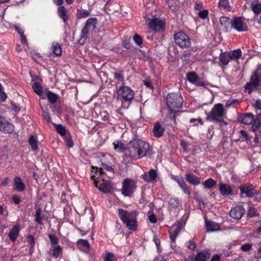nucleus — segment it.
Here are the masks:
<instances>
[{
    "mask_svg": "<svg viewBox=\"0 0 261 261\" xmlns=\"http://www.w3.org/2000/svg\"><path fill=\"white\" fill-rule=\"evenodd\" d=\"M220 191L223 195H228L231 192L230 187L226 184H221L220 185Z\"/></svg>",
    "mask_w": 261,
    "mask_h": 261,
    "instance_id": "obj_35",
    "label": "nucleus"
},
{
    "mask_svg": "<svg viewBox=\"0 0 261 261\" xmlns=\"http://www.w3.org/2000/svg\"><path fill=\"white\" fill-rule=\"evenodd\" d=\"M175 42L182 48L189 47L191 45V40L188 35L182 32L175 33L174 36Z\"/></svg>",
    "mask_w": 261,
    "mask_h": 261,
    "instance_id": "obj_6",
    "label": "nucleus"
},
{
    "mask_svg": "<svg viewBox=\"0 0 261 261\" xmlns=\"http://www.w3.org/2000/svg\"><path fill=\"white\" fill-rule=\"evenodd\" d=\"M253 120V115L250 113L246 114L240 118V121L241 122L246 125H250L252 124Z\"/></svg>",
    "mask_w": 261,
    "mask_h": 261,
    "instance_id": "obj_25",
    "label": "nucleus"
},
{
    "mask_svg": "<svg viewBox=\"0 0 261 261\" xmlns=\"http://www.w3.org/2000/svg\"><path fill=\"white\" fill-rule=\"evenodd\" d=\"M185 176L187 181L192 185L197 186L201 183L200 178L195 176L192 173H187Z\"/></svg>",
    "mask_w": 261,
    "mask_h": 261,
    "instance_id": "obj_19",
    "label": "nucleus"
},
{
    "mask_svg": "<svg viewBox=\"0 0 261 261\" xmlns=\"http://www.w3.org/2000/svg\"><path fill=\"white\" fill-rule=\"evenodd\" d=\"M143 179L147 182H152L155 181L157 174L153 169L150 170L147 173L142 175Z\"/></svg>",
    "mask_w": 261,
    "mask_h": 261,
    "instance_id": "obj_20",
    "label": "nucleus"
},
{
    "mask_svg": "<svg viewBox=\"0 0 261 261\" xmlns=\"http://www.w3.org/2000/svg\"><path fill=\"white\" fill-rule=\"evenodd\" d=\"M56 129L59 134L63 136L66 135V134L68 133L65 127L61 124L56 125Z\"/></svg>",
    "mask_w": 261,
    "mask_h": 261,
    "instance_id": "obj_47",
    "label": "nucleus"
},
{
    "mask_svg": "<svg viewBox=\"0 0 261 261\" xmlns=\"http://www.w3.org/2000/svg\"><path fill=\"white\" fill-rule=\"evenodd\" d=\"M167 103L171 113H175L179 111L182 106V99L177 93H171L167 97Z\"/></svg>",
    "mask_w": 261,
    "mask_h": 261,
    "instance_id": "obj_4",
    "label": "nucleus"
},
{
    "mask_svg": "<svg viewBox=\"0 0 261 261\" xmlns=\"http://www.w3.org/2000/svg\"><path fill=\"white\" fill-rule=\"evenodd\" d=\"M64 141L68 147L71 148L73 146V142L69 135L64 136Z\"/></svg>",
    "mask_w": 261,
    "mask_h": 261,
    "instance_id": "obj_52",
    "label": "nucleus"
},
{
    "mask_svg": "<svg viewBox=\"0 0 261 261\" xmlns=\"http://www.w3.org/2000/svg\"><path fill=\"white\" fill-rule=\"evenodd\" d=\"M20 231V226L19 224H15L13 226L11 229L10 232L8 234V236L12 242H15L18 236L19 232Z\"/></svg>",
    "mask_w": 261,
    "mask_h": 261,
    "instance_id": "obj_21",
    "label": "nucleus"
},
{
    "mask_svg": "<svg viewBox=\"0 0 261 261\" xmlns=\"http://www.w3.org/2000/svg\"><path fill=\"white\" fill-rule=\"evenodd\" d=\"M212 261H220V255L217 254L214 255Z\"/></svg>",
    "mask_w": 261,
    "mask_h": 261,
    "instance_id": "obj_64",
    "label": "nucleus"
},
{
    "mask_svg": "<svg viewBox=\"0 0 261 261\" xmlns=\"http://www.w3.org/2000/svg\"><path fill=\"white\" fill-rule=\"evenodd\" d=\"M41 210L40 208H38L36 211V214L35 215V221L39 224H42V217H41Z\"/></svg>",
    "mask_w": 261,
    "mask_h": 261,
    "instance_id": "obj_49",
    "label": "nucleus"
},
{
    "mask_svg": "<svg viewBox=\"0 0 261 261\" xmlns=\"http://www.w3.org/2000/svg\"><path fill=\"white\" fill-rule=\"evenodd\" d=\"M252 129L255 132L258 128L261 126V114L257 115L256 119H254Z\"/></svg>",
    "mask_w": 261,
    "mask_h": 261,
    "instance_id": "obj_43",
    "label": "nucleus"
},
{
    "mask_svg": "<svg viewBox=\"0 0 261 261\" xmlns=\"http://www.w3.org/2000/svg\"><path fill=\"white\" fill-rule=\"evenodd\" d=\"M211 254L207 251L203 250L196 255L195 261H205L207 258L210 257Z\"/></svg>",
    "mask_w": 261,
    "mask_h": 261,
    "instance_id": "obj_24",
    "label": "nucleus"
},
{
    "mask_svg": "<svg viewBox=\"0 0 261 261\" xmlns=\"http://www.w3.org/2000/svg\"><path fill=\"white\" fill-rule=\"evenodd\" d=\"M226 111L223 104L218 103L214 105L211 111L207 114L206 119L210 121H219L225 117Z\"/></svg>",
    "mask_w": 261,
    "mask_h": 261,
    "instance_id": "obj_3",
    "label": "nucleus"
},
{
    "mask_svg": "<svg viewBox=\"0 0 261 261\" xmlns=\"http://www.w3.org/2000/svg\"><path fill=\"white\" fill-rule=\"evenodd\" d=\"M104 261H117V258L113 253L106 252L103 257Z\"/></svg>",
    "mask_w": 261,
    "mask_h": 261,
    "instance_id": "obj_44",
    "label": "nucleus"
},
{
    "mask_svg": "<svg viewBox=\"0 0 261 261\" xmlns=\"http://www.w3.org/2000/svg\"><path fill=\"white\" fill-rule=\"evenodd\" d=\"M46 96L49 101L53 104L55 103L59 98L57 94L50 91H48L46 93Z\"/></svg>",
    "mask_w": 261,
    "mask_h": 261,
    "instance_id": "obj_41",
    "label": "nucleus"
},
{
    "mask_svg": "<svg viewBox=\"0 0 261 261\" xmlns=\"http://www.w3.org/2000/svg\"><path fill=\"white\" fill-rule=\"evenodd\" d=\"M100 168L92 166L91 179L95 187L101 192L107 193L111 192L112 185L107 177L111 178L114 176V170L111 164L102 163Z\"/></svg>",
    "mask_w": 261,
    "mask_h": 261,
    "instance_id": "obj_1",
    "label": "nucleus"
},
{
    "mask_svg": "<svg viewBox=\"0 0 261 261\" xmlns=\"http://www.w3.org/2000/svg\"><path fill=\"white\" fill-rule=\"evenodd\" d=\"M150 29L155 32H160L163 30L164 27V22L156 17H153L150 19L148 23Z\"/></svg>",
    "mask_w": 261,
    "mask_h": 261,
    "instance_id": "obj_11",
    "label": "nucleus"
},
{
    "mask_svg": "<svg viewBox=\"0 0 261 261\" xmlns=\"http://www.w3.org/2000/svg\"><path fill=\"white\" fill-rule=\"evenodd\" d=\"M197 121L199 123H200L201 125L203 124V122L202 121V120L201 119L192 118L190 120V122L191 123H194Z\"/></svg>",
    "mask_w": 261,
    "mask_h": 261,
    "instance_id": "obj_63",
    "label": "nucleus"
},
{
    "mask_svg": "<svg viewBox=\"0 0 261 261\" xmlns=\"http://www.w3.org/2000/svg\"><path fill=\"white\" fill-rule=\"evenodd\" d=\"M248 214L251 217L256 216L257 214L255 208L253 206H250V205L249 206Z\"/></svg>",
    "mask_w": 261,
    "mask_h": 261,
    "instance_id": "obj_57",
    "label": "nucleus"
},
{
    "mask_svg": "<svg viewBox=\"0 0 261 261\" xmlns=\"http://www.w3.org/2000/svg\"><path fill=\"white\" fill-rule=\"evenodd\" d=\"M252 246V245L251 244L247 243L242 245L241 249L243 251H247L251 248Z\"/></svg>",
    "mask_w": 261,
    "mask_h": 261,
    "instance_id": "obj_58",
    "label": "nucleus"
},
{
    "mask_svg": "<svg viewBox=\"0 0 261 261\" xmlns=\"http://www.w3.org/2000/svg\"><path fill=\"white\" fill-rule=\"evenodd\" d=\"M228 54L231 60H237L241 57L242 53L240 49H237L230 51Z\"/></svg>",
    "mask_w": 261,
    "mask_h": 261,
    "instance_id": "obj_28",
    "label": "nucleus"
},
{
    "mask_svg": "<svg viewBox=\"0 0 261 261\" xmlns=\"http://www.w3.org/2000/svg\"><path fill=\"white\" fill-rule=\"evenodd\" d=\"M191 53L189 50H185L181 55V59L182 61H186L190 57Z\"/></svg>",
    "mask_w": 261,
    "mask_h": 261,
    "instance_id": "obj_56",
    "label": "nucleus"
},
{
    "mask_svg": "<svg viewBox=\"0 0 261 261\" xmlns=\"http://www.w3.org/2000/svg\"><path fill=\"white\" fill-rule=\"evenodd\" d=\"M118 216L120 220L123 223H126L127 221L133 218L134 216H137V214L135 211L128 212L121 208H119Z\"/></svg>",
    "mask_w": 261,
    "mask_h": 261,
    "instance_id": "obj_13",
    "label": "nucleus"
},
{
    "mask_svg": "<svg viewBox=\"0 0 261 261\" xmlns=\"http://www.w3.org/2000/svg\"><path fill=\"white\" fill-rule=\"evenodd\" d=\"M114 148L115 151L117 152H121L122 151H124L126 148H125V145L123 143H122L120 141H116L113 143Z\"/></svg>",
    "mask_w": 261,
    "mask_h": 261,
    "instance_id": "obj_42",
    "label": "nucleus"
},
{
    "mask_svg": "<svg viewBox=\"0 0 261 261\" xmlns=\"http://www.w3.org/2000/svg\"><path fill=\"white\" fill-rule=\"evenodd\" d=\"M254 86L258 87L261 84V77L256 74L255 72L253 73V74L251 76L250 81Z\"/></svg>",
    "mask_w": 261,
    "mask_h": 261,
    "instance_id": "obj_36",
    "label": "nucleus"
},
{
    "mask_svg": "<svg viewBox=\"0 0 261 261\" xmlns=\"http://www.w3.org/2000/svg\"><path fill=\"white\" fill-rule=\"evenodd\" d=\"M15 189L18 192H22L25 189V185L19 177H15L13 179Z\"/></svg>",
    "mask_w": 261,
    "mask_h": 261,
    "instance_id": "obj_22",
    "label": "nucleus"
},
{
    "mask_svg": "<svg viewBox=\"0 0 261 261\" xmlns=\"http://www.w3.org/2000/svg\"><path fill=\"white\" fill-rule=\"evenodd\" d=\"M79 248L84 252H88L90 249V245L86 240L81 239L77 242Z\"/></svg>",
    "mask_w": 261,
    "mask_h": 261,
    "instance_id": "obj_26",
    "label": "nucleus"
},
{
    "mask_svg": "<svg viewBox=\"0 0 261 261\" xmlns=\"http://www.w3.org/2000/svg\"><path fill=\"white\" fill-rule=\"evenodd\" d=\"M184 227V225L180 222H176L169 230L170 238L172 242H175L181 229Z\"/></svg>",
    "mask_w": 261,
    "mask_h": 261,
    "instance_id": "obj_12",
    "label": "nucleus"
},
{
    "mask_svg": "<svg viewBox=\"0 0 261 261\" xmlns=\"http://www.w3.org/2000/svg\"><path fill=\"white\" fill-rule=\"evenodd\" d=\"M205 221L207 231L213 232L220 230V227L218 223L212 221H209L206 218H205Z\"/></svg>",
    "mask_w": 261,
    "mask_h": 261,
    "instance_id": "obj_18",
    "label": "nucleus"
},
{
    "mask_svg": "<svg viewBox=\"0 0 261 261\" xmlns=\"http://www.w3.org/2000/svg\"><path fill=\"white\" fill-rule=\"evenodd\" d=\"M171 178L173 180H175L178 184V186L180 187L181 190L183 189L186 186H187L182 177L172 175L171 176Z\"/></svg>",
    "mask_w": 261,
    "mask_h": 261,
    "instance_id": "obj_32",
    "label": "nucleus"
},
{
    "mask_svg": "<svg viewBox=\"0 0 261 261\" xmlns=\"http://www.w3.org/2000/svg\"><path fill=\"white\" fill-rule=\"evenodd\" d=\"M27 241L31 245L30 251L32 253V252L33 251V249L35 246V242L33 237L32 235H29L27 237Z\"/></svg>",
    "mask_w": 261,
    "mask_h": 261,
    "instance_id": "obj_50",
    "label": "nucleus"
},
{
    "mask_svg": "<svg viewBox=\"0 0 261 261\" xmlns=\"http://www.w3.org/2000/svg\"><path fill=\"white\" fill-rule=\"evenodd\" d=\"M217 185V182L212 178H208L206 179L203 185L204 188L211 189L215 187Z\"/></svg>",
    "mask_w": 261,
    "mask_h": 261,
    "instance_id": "obj_38",
    "label": "nucleus"
},
{
    "mask_svg": "<svg viewBox=\"0 0 261 261\" xmlns=\"http://www.w3.org/2000/svg\"><path fill=\"white\" fill-rule=\"evenodd\" d=\"M245 213V210L243 206L238 205L233 207L230 211V216L234 219H239L241 218Z\"/></svg>",
    "mask_w": 261,
    "mask_h": 261,
    "instance_id": "obj_15",
    "label": "nucleus"
},
{
    "mask_svg": "<svg viewBox=\"0 0 261 261\" xmlns=\"http://www.w3.org/2000/svg\"><path fill=\"white\" fill-rule=\"evenodd\" d=\"M245 90L250 94L254 89H256L257 87L254 85L251 82L246 84L245 86Z\"/></svg>",
    "mask_w": 261,
    "mask_h": 261,
    "instance_id": "obj_51",
    "label": "nucleus"
},
{
    "mask_svg": "<svg viewBox=\"0 0 261 261\" xmlns=\"http://www.w3.org/2000/svg\"><path fill=\"white\" fill-rule=\"evenodd\" d=\"M133 40L138 46H141L142 44V39L140 36L135 34L133 37Z\"/></svg>",
    "mask_w": 261,
    "mask_h": 261,
    "instance_id": "obj_54",
    "label": "nucleus"
},
{
    "mask_svg": "<svg viewBox=\"0 0 261 261\" xmlns=\"http://www.w3.org/2000/svg\"><path fill=\"white\" fill-rule=\"evenodd\" d=\"M232 29L238 32H246L248 30L245 19L241 17H234L232 19Z\"/></svg>",
    "mask_w": 261,
    "mask_h": 261,
    "instance_id": "obj_7",
    "label": "nucleus"
},
{
    "mask_svg": "<svg viewBox=\"0 0 261 261\" xmlns=\"http://www.w3.org/2000/svg\"><path fill=\"white\" fill-rule=\"evenodd\" d=\"M77 14L79 18H82L88 17L90 15V13L88 10H78Z\"/></svg>",
    "mask_w": 261,
    "mask_h": 261,
    "instance_id": "obj_48",
    "label": "nucleus"
},
{
    "mask_svg": "<svg viewBox=\"0 0 261 261\" xmlns=\"http://www.w3.org/2000/svg\"><path fill=\"white\" fill-rule=\"evenodd\" d=\"M240 190L242 194H245L249 197H252L256 195V198L261 199V192L256 193L253 186L250 184H246L240 187Z\"/></svg>",
    "mask_w": 261,
    "mask_h": 261,
    "instance_id": "obj_9",
    "label": "nucleus"
},
{
    "mask_svg": "<svg viewBox=\"0 0 261 261\" xmlns=\"http://www.w3.org/2000/svg\"><path fill=\"white\" fill-rule=\"evenodd\" d=\"M118 94L123 100L126 101H131L135 95L134 91L128 86L120 87L118 89Z\"/></svg>",
    "mask_w": 261,
    "mask_h": 261,
    "instance_id": "obj_8",
    "label": "nucleus"
},
{
    "mask_svg": "<svg viewBox=\"0 0 261 261\" xmlns=\"http://www.w3.org/2000/svg\"><path fill=\"white\" fill-rule=\"evenodd\" d=\"M219 59L221 62L226 66L228 64L230 59L229 57L228 54L226 55L225 53H222L220 55Z\"/></svg>",
    "mask_w": 261,
    "mask_h": 261,
    "instance_id": "obj_45",
    "label": "nucleus"
},
{
    "mask_svg": "<svg viewBox=\"0 0 261 261\" xmlns=\"http://www.w3.org/2000/svg\"><path fill=\"white\" fill-rule=\"evenodd\" d=\"M0 130L8 133H10L13 130V125L1 116H0Z\"/></svg>",
    "mask_w": 261,
    "mask_h": 261,
    "instance_id": "obj_16",
    "label": "nucleus"
},
{
    "mask_svg": "<svg viewBox=\"0 0 261 261\" xmlns=\"http://www.w3.org/2000/svg\"><path fill=\"white\" fill-rule=\"evenodd\" d=\"M153 135L157 137L160 138L163 136L165 132V128L158 122L154 124L153 128Z\"/></svg>",
    "mask_w": 261,
    "mask_h": 261,
    "instance_id": "obj_23",
    "label": "nucleus"
},
{
    "mask_svg": "<svg viewBox=\"0 0 261 261\" xmlns=\"http://www.w3.org/2000/svg\"><path fill=\"white\" fill-rule=\"evenodd\" d=\"M149 148L148 143L139 139H134L128 144L124 154L126 156L136 160L145 156Z\"/></svg>",
    "mask_w": 261,
    "mask_h": 261,
    "instance_id": "obj_2",
    "label": "nucleus"
},
{
    "mask_svg": "<svg viewBox=\"0 0 261 261\" xmlns=\"http://www.w3.org/2000/svg\"><path fill=\"white\" fill-rule=\"evenodd\" d=\"M136 181L129 178L124 179L122 182L121 192L124 196H130L136 189Z\"/></svg>",
    "mask_w": 261,
    "mask_h": 261,
    "instance_id": "obj_5",
    "label": "nucleus"
},
{
    "mask_svg": "<svg viewBox=\"0 0 261 261\" xmlns=\"http://www.w3.org/2000/svg\"><path fill=\"white\" fill-rule=\"evenodd\" d=\"M128 229L135 230L137 229L138 224L136 220V216H134L133 218L124 223Z\"/></svg>",
    "mask_w": 261,
    "mask_h": 261,
    "instance_id": "obj_30",
    "label": "nucleus"
},
{
    "mask_svg": "<svg viewBox=\"0 0 261 261\" xmlns=\"http://www.w3.org/2000/svg\"><path fill=\"white\" fill-rule=\"evenodd\" d=\"M49 238L52 246H57L58 240L57 237L55 235L49 234Z\"/></svg>",
    "mask_w": 261,
    "mask_h": 261,
    "instance_id": "obj_53",
    "label": "nucleus"
},
{
    "mask_svg": "<svg viewBox=\"0 0 261 261\" xmlns=\"http://www.w3.org/2000/svg\"><path fill=\"white\" fill-rule=\"evenodd\" d=\"M168 202L171 208H177L179 206V201L177 198H170Z\"/></svg>",
    "mask_w": 261,
    "mask_h": 261,
    "instance_id": "obj_46",
    "label": "nucleus"
},
{
    "mask_svg": "<svg viewBox=\"0 0 261 261\" xmlns=\"http://www.w3.org/2000/svg\"><path fill=\"white\" fill-rule=\"evenodd\" d=\"M218 5L222 10L226 11H230L231 10V6L228 0H220Z\"/></svg>",
    "mask_w": 261,
    "mask_h": 261,
    "instance_id": "obj_33",
    "label": "nucleus"
},
{
    "mask_svg": "<svg viewBox=\"0 0 261 261\" xmlns=\"http://www.w3.org/2000/svg\"><path fill=\"white\" fill-rule=\"evenodd\" d=\"M114 77L115 79L117 80L118 82H122L123 80V76L120 73H115Z\"/></svg>",
    "mask_w": 261,
    "mask_h": 261,
    "instance_id": "obj_61",
    "label": "nucleus"
},
{
    "mask_svg": "<svg viewBox=\"0 0 261 261\" xmlns=\"http://www.w3.org/2000/svg\"><path fill=\"white\" fill-rule=\"evenodd\" d=\"M97 19L95 18L91 17L89 18L87 21L85 27L82 31L81 38H83L89 32L93 31L96 27Z\"/></svg>",
    "mask_w": 261,
    "mask_h": 261,
    "instance_id": "obj_10",
    "label": "nucleus"
},
{
    "mask_svg": "<svg viewBox=\"0 0 261 261\" xmlns=\"http://www.w3.org/2000/svg\"><path fill=\"white\" fill-rule=\"evenodd\" d=\"M41 112H42V115L44 118V119L47 122H51V117L50 116V114L48 112V110L47 108L46 107H41Z\"/></svg>",
    "mask_w": 261,
    "mask_h": 261,
    "instance_id": "obj_40",
    "label": "nucleus"
},
{
    "mask_svg": "<svg viewBox=\"0 0 261 261\" xmlns=\"http://www.w3.org/2000/svg\"><path fill=\"white\" fill-rule=\"evenodd\" d=\"M251 6L253 12L256 14H261V2L256 3L257 0H251Z\"/></svg>",
    "mask_w": 261,
    "mask_h": 261,
    "instance_id": "obj_29",
    "label": "nucleus"
},
{
    "mask_svg": "<svg viewBox=\"0 0 261 261\" xmlns=\"http://www.w3.org/2000/svg\"><path fill=\"white\" fill-rule=\"evenodd\" d=\"M29 143L32 150L36 151L38 149V141L36 137L33 135L30 136Z\"/></svg>",
    "mask_w": 261,
    "mask_h": 261,
    "instance_id": "obj_34",
    "label": "nucleus"
},
{
    "mask_svg": "<svg viewBox=\"0 0 261 261\" xmlns=\"http://www.w3.org/2000/svg\"><path fill=\"white\" fill-rule=\"evenodd\" d=\"M187 79L191 83L196 86H204V83L201 81L197 74L193 71L190 72L187 74Z\"/></svg>",
    "mask_w": 261,
    "mask_h": 261,
    "instance_id": "obj_14",
    "label": "nucleus"
},
{
    "mask_svg": "<svg viewBox=\"0 0 261 261\" xmlns=\"http://www.w3.org/2000/svg\"><path fill=\"white\" fill-rule=\"evenodd\" d=\"M51 254L53 257L57 258L61 255L62 253V248L59 246H52L50 250Z\"/></svg>",
    "mask_w": 261,
    "mask_h": 261,
    "instance_id": "obj_31",
    "label": "nucleus"
},
{
    "mask_svg": "<svg viewBox=\"0 0 261 261\" xmlns=\"http://www.w3.org/2000/svg\"><path fill=\"white\" fill-rule=\"evenodd\" d=\"M32 88L37 95L40 96L43 93L42 87L41 85L38 82H35L32 85Z\"/></svg>",
    "mask_w": 261,
    "mask_h": 261,
    "instance_id": "obj_39",
    "label": "nucleus"
},
{
    "mask_svg": "<svg viewBox=\"0 0 261 261\" xmlns=\"http://www.w3.org/2000/svg\"><path fill=\"white\" fill-rule=\"evenodd\" d=\"M58 13L64 22L67 20L68 15L67 14V11L64 6H59L58 8Z\"/></svg>",
    "mask_w": 261,
    "mask_h": 261,
    "instance_id": "obj_27",
    "label": "nucleus"
},
{
    "mask_svg": "<svg viewBox=\"0 0 261 261\" xmlns=\"http://www.w3.org/2000/svg\"><path fill=\"white\" fill-rule=\"evenodd\" d=\"M220 23L225 32H230L232 30V19L223 16L220 18Z\"/></svg>",
    "mask_w": 261,
    "mask_h": 261,
    "instance_id": "obj_17",
    "label": "nucleus"
},
{
    "mask_svg": "<svg viewBox=\"0 0 261 261\" xmlns=\"http://www.w3.org/2000/svg\"><path fill=\"white\" fill-rule=\"evenodd\" d=\"M7 98V95L6 93L2 90L0 92V101L4 102Z\"/></svg>",
    "mask_w": 261,
    "mask_h": 261,
    "instance_id": "obj_62",
    "label": "nucleus"
},
{
    "mask_svg": "<svg viewBox=\"0 0 261 261\" xmlns=\"http://www.w3.org/2000/svg\"><path fill=\"white\" fill-rule=\"evenodd\" d=\"M208 15V11L207 10H204L202 11H200L198 13V16L202 19H206Z\"/></svg>",
    "mask_w": 261,
    "mask_h": 261,
    "instance_id": "obj_55",
    "label": "nucleus"
},
{
    "mask_svg": "<svg viewBox=\"0 0 261 261\" xmlns=\"http://www.w3.org/2000/svg\"><path fill=\"white\" fill-rule=\"evenodd\" d=\"M148 216V219L151 223H155L156 222V219L154 214L149 213Z\"/></svg>",
    "mask_w": 261,
    "mask_h": 261,
    "instance_id": "obj_59",
    "label": "nucleus"
},
{
    "mask_svg": "<svg viewBox=\"0 0 261 261\" xmlns=\"http://www.w3.org/2000/svg\"><path fill=\"white\" fill-rule=\"evenodd\" d=\"M187 246L191 250H194L196 248V244L192 241H189L187 243Z\"/></svg>",
    "mask_w": 261,
    "mask_h": 261,
    "instance_id": "obj_60",
    "label": "nucleus"
},
{
    "mask_svg": "<svg viewBox=\"0 0 261 261\" xmlns=\"http://www.w3.org/2000/svg\"><path fill=\"white\" fill-rule=\"evenodd\" d=\"M52 50L53 53L57 56L61 55L62 50V48L58 43L54 42L52 44Z\"/></svg>",
    "mask_w": 261,
    "mask_h": 261,
    "instance_id": "obj_37",
    "label": "nucleus"
}]
</instances>
